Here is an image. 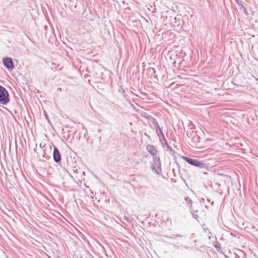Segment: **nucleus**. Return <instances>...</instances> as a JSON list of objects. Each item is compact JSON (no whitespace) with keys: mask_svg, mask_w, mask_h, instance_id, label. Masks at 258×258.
I'll use <instances>...</instances> for the list:
<instances>
[{"mask_svg":"<svg viewBox=\"0 0 258 258\" xmlns=\"http://www.w3.org/2000/svg\"><path fill=\"white\" fill-rule=\"evenodd\" d=\"M182 159L188 164L195 167H200L201 168H206L207 167V164H205L202 161H200L198 159L189 158L186 156H183Z\"/></svg>","mask_w":258,"mask_h":258,"instance_id":"f03ea898","label":"nucleus"},{"mask_svg":"<svg viewBox=\"0 0 258 258\" xmlns=\"http://www.w3.org/2000/svg\"><path fill=\"white\" fill-rule=\"evenodd\" d=\"M152 123L154 124V125L156 128L157 135L159 137L161 135L162 136V137L164 138V135L163 134L161 128H160L158 122L157 121V120L155 118H153V119L152 120Z\"/></svg>","mask_w":258,"mask_h":258,"instance_id":"0eeeda50","label":"nucleus"},{"mask_svg":"<svg viewBox=\"0 0 258 258\" xmlns=\"http://www.w3.org/2000/svg\"><path fill=\"white\" fill-rule=\"evenodd\" d=\"M214 246L218 251H220V250L221 249V244L218 241H216L214 243Z\"/></svg>","mask_w":258,"mask_h":258,"instance_id":"9b49d317","label":"nucleus"},{"mask_svg":"<svg viewBox=\"0 0 258 258\" xmlns=\"http://www.w3.org/2000/svg\"><path fill=\"white\" fill-rule=\"evenodd\" d=\"M45 117L47 118V116L45 114Z\"/></svg>","mask_w":258,"mask_h":258,"instance_id":"4468645a","label":"nucleus"},{"mask_svg":"<svg viewBox=\"0 0 258 258\" xmlns=\"http://www.w3.org/2000/svg\"><path fill=\"white\" fill-rule=\"evenodd\" d=\"M152 169L157 174L161 173V163L160 158L158 156L153 158Z\"/></svg>","mask_w":258,"mask_h":258,"instance_id":"7ed1b4c3","label":"nucleus"},{"mask_svg":"<svg viewBox=\"0 0 258 258\" xmlns=\"http://www.w3.org/2000/svg\"><path fill=\"white\" fill-rule=\"evenodd\" d=\"M184 200L186 202L187 205L190 208V211L191 214L193 218L198 220V215L197 214V213L198 212V210H195L192 208V200L189 197H185Z\"/></svg>","mask_w":258,"mask_h":258,"instance_id":"20e7f679","label":"nucleus"},{"mask_svg":"<svg viewBox=\"0 0 258 258\" xmlns=\"http://www.w3.org/2000/svg\"><path fill=\"white\" fill-rule=\"evenodd\" d=\"M237 4L239 6V5H240V4H241L239 1H238V0H235Z\"/></svg>","mask_w":258,"mask_h":258,"instance_id":"f8f14e48","label":"nucleus"},{"mask_svg":"<svg viewBox=\"0 0 258 258\" xmlns=\"http://www.w3.org/2000/svg\"><path fill=\"white\" fill-rule=\"evenodd\" d=\"M163 138V139L164 140V143H165V145H166V147H167V149H168L170 152H172V153H175V151L172 149V147H170V146L168 145V143H167V142L166 140V139H165V137L164 136V138Z\"/></svg>","mask_w":258,"mask_h":258,"instance_id":"1a4fd4ad","label":"nucleus"},{"mask_svg":"<svg viewBox=\"0 0 258 258\" xmlns=\"http://www.w3.org/2000/svg\"><path fill=\"white\" fill-rule=\"evenodd\" d=\"M197 138L198 139L199 138V137L198 136H197Z\"/></svg>","mask_w":258,"mask_h":258,"instance_id":"dca6fc26","label":"nucleus"},{"mask_svg":"<svg viewBox=\"0 0 258 258\" xmlns=\"http://www.w3.org/2000/svg\"><path fill=\"white\" fill-rule=\"evenodd\" d=\"M234 85H235V84H234ZM236 86H238V87L239 86H238V85H236Z\"/></svg>","mask_w":258,"mask_h":258,"instance_id":"2eb2a0df","label":"nucleus"},{"mask_svg":"<svg viewBox=\"0 0 258 258\" xmlns=\"http://www.w3.org/2000/svg\"><path fill=\"white\" fill-rule=\"evenodd\" d=\"M10 102V95L7 89L0 85V104L6 105Z\"/></svg>","mask_w":258,"mask_h":258,"instance_id":"f257e3e1","label":"nucleus"},{"mask_svg":"<svg viewBox=\"0 0 258 258\" xmlns=\"http://www.w3.org/2000/svg\"><path fill=\"white\" fill-rule=\"evenodd\" d=\"M147 151L152 155L153 158L158 157L157 155V151L155 148L151 145H148L146 146Z\"/></svg>","mask_w":258,"mask_h":258,"instance_id":"6e6552de","label":"nucleus"},{"mask_svg":"<svg viewBox=\"0 0 258 258\" xmlns=\"http://www.w3.org/2000/svg\"><path fill=\"white\" fill-rule=\"evenodd\" d=\"M237 4L239 6V5H240V4H241L239 1H238V0H235Z\"/></svg>","mask_w":258,"mask_h":258,"instance_id":"ddd939ff","label":"nucleus"},{"mask_svg":"<svg viewBox=\"0 0 258 258\" xmlns=\"http://www.w3.org/2000/svg\"><path fill=\"white\" fill-rule=\"evenodd\" d=\"M239 10L240 11H242L245 14V15H248V12L247 11L246 8L242 4L239 5Z\"/></svg>","mask_w":258,"mask_h":258,"instance_id":"9d476101","label":"nucleus"},{"mask_svg":"<svg viewBox=\"0 0 258 258\" xmlns=\"http://www.w3.org/2000/svg\"><path fill=\"white\" fill-rule=\"evenodd\" d=\"M4 66L9 71H12L15 68L12 59L11 57H5L3 59Z\"/></svg>","mask_w":258,"mask_h":258,"instance_id":"39448f33","label":"nucleus"},{"mask_svg":"<svg viewBox=\"0 0 258 258\" xmlns=\"http://www.w3.org/2000/svg\"><path fill=\"white\" fill-rule=\"evenodd\" d=\"M53 158L56 163H59L61 162V155L56 146L53 147Z\"/></svg>","mask_w":258,"mask_h":258,"instance_id":"423d86ee","label":"nucleus"},{"mask_svg":"<svg viewBox=\"0 0 258 258\" xmlns=\"http://www.w3.org/2000/svg\"><path fill=\"white\" fill-rule=\"evenodd\" d=\"M177 236H178V237H181V236H180V235H178Z\"/></svg>","mask_w":258,"mask_h":258,"instance_id":"f3484780","label":"nucleus"}]
</instances>
